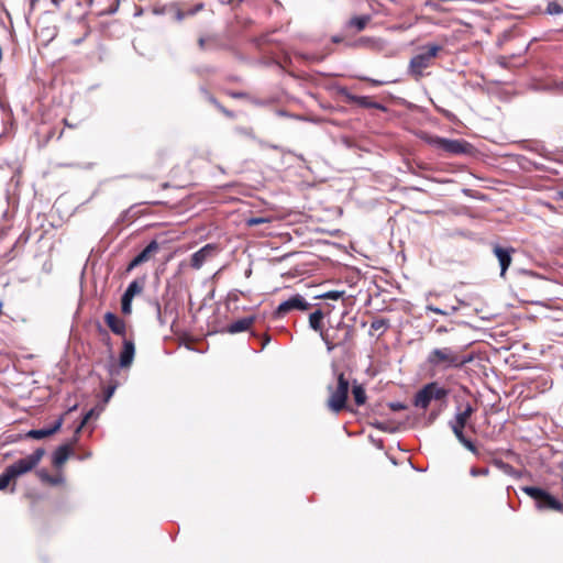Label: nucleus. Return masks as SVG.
<instances>
[{
  "mask_svg": "<svg viewBox=\"0 0 563 563\" xmlns=\"http://www.w3.org/2000/svg\"><path fill=\"white\" fill-rule=\"evenodd\" d=\"M470 473L474 477L475 476H485L489 473V470L487 467H484V468L472 467Z\"/></svg>",
  "mask_w": 563,
  "mask_h": 563,
  "instance_id": "27",
  "label": "nucleus"
},
{
  "mask_svg": "<svg viewBox=\"0 0 563 563\" xmlns=\"http://www.w3.org/2000/svg\"><path fill=\"white\" fill-rule=\"evenodd\" d=\"M547 13L552 14V15L553 14H561V13H563V8L558 2L552 1L547 7Z\"/></svg>",
  "mask_w": 563,
  "mask_h": 563,
  "instance_id": "23",
  "label": "nucleus"
},
{
  "mask_svg": "<svg viewBox=\"0 0 563 563\" xmlns=\"http://www.w3.org/2000/svg\"><path fill=\"white\" fill-rule=\"evenodd\" d=\"M427 309L434 313H438V314H445V312L443 310H441L437 307H433V306H428Z\"/></svg>",
  "mask_w": 563,
  "mask_h": 563,
  "instance_id": "33",
  "label": "nucleus"
},
{
  "mask_svg": "<svg viewBox=\"0 0 563 563\" xmlns=\"http://www.w3.org/2000/svg\"><path fill=\"white\" fill-rule=\"evenodd\" d=\"M559 197L563 199V189L559 192Z\"/></svg>",
  "mask_w": 563,
  "mask_h": 563,
  "instance_id": "36",
  "label": "nucleus"
},
{
  "mask_svg": "<svg viewBox=\"0 0 563 563\" xmlns=\"http://www.w3.org/2000/svg\"><path fill=\"white\" fill-rule=\"evenodd\" d=\"M371 327H372V329L379 330L382 327H384V321L376 320V321L372 322Z\"/></svg>",
  "mask_w": 563,
  "mask_h": 563,
  "instance_id": "32",
  "label": "nucleus"
},
{
  "mask_svg": "<svg viewBox=\"0 0 563 563\" xmlns=\"http://www.w3.org/2000/svg\"><path fill=\"white\" fill-rule=\"evenodd\" d=\"M104 322L114 334L121 335L123 338L125 336V331H126L125 322L122 319H120L119 317H117L114 313L107 312L104 314Z\"/></svg>",
  "mask_w": 563,
  "mask_h": 563,
  "instance_id": "14",
  "label": "nucleus"
},
{
  "mask_svg": "<svg viewBox=\"0 0 563 563\" xmlns=\"http://www.w3.org/2000/svg\"><path fill=\"white\" fill-rule=\"evenodd\" d=\"M352 395H353V398H354L355 402L358 406H362V405L365 404V401H366V394H365V389L361 385H354L353 386Z\"/></svg>",
  "mask_w": 563,
  "mask_h": 563,
  "instance_id": "19",
  "label": "nucleus"
},
{
  "mask_svg": "<svg viewBox=\"0 0 563 563\" xmlns=\"http://www.w3.org/2000/svg\"><path fill=\"white\" fill-rule=\"evenodd\" d=\"M40 476H41L42 479L47 481V482H49L52 484L57 483V481L51 478L44 471L40 472Z\"/></svg>",
  "mask_w": 563,
  "mask_h": 563,
  "instance_id": "30",
  "label": "nucleus"
},
{
  "mask_svg": "<svg viewBox=\"0 0 563 563\" xmlns=\"http://www.w3.org/2000/svg\"><path fill=\"white\" fill-rule=\"evenodd\" d=\"M159 249V245L156 241H152L137 256H135L129 264L126 271L131 272L139 265L151 260L152 255L156 253Z\"/></svg>",
  "mask_w": 563,
  "mask_h": 563,
  "instance_id": "11",
  "label": "nucleus"
},
{
  "mask_svg": "<svg viewBox=\"0 0 563 563\" xmlns=\"http://www.w3.org/2000/svg\"><path fill=\"white\" fill-rule=\"evenodd\" d=\"M135 354V345L133 340L123 339V347L120 352V366L123 368L130 367Z\"/></svg>",
  "mask_w": 563,
  "mask_h": 563,
  "instance_id": "13",
  "label": "nucleus"
},
{
  "mask_svg": "<svg viewBox=\"0 0 563 563\" xmlns=\"http://www.w3.org/2000/svg\"><path fill=\"white\" fill-rule=\"evenodd\" d=\"M44 449L35 450L31 455L20 459L7 468L15 478L33 470L44 456Z\"/></svg>",
  "mask_w": 563,
  "mask_h": 563,
  "instance_id": "5",
  "label": "nucleus"
},
{
  "mask_svg": "<svg viewBox=\"0 0 563 563\" xmlns=\"http://www.w3.org/2000/svg\"><path fill=\"white\" fill-rule=\"evenodd\" d=\"M431 144L452 155L467 154L471 152L472 146L461 140H449L443 137H433Z\"/></svg>",
  "mask_w": 563,
  "mask_h": 563,
  "instance_id": "7",
  "label": "nucleus"
},
{
  "mask_svg": "<svg viewBox=\"0 0 563 563\" xmlns=\"http://www.w3.org/2000/svg\"><path fill=\"white\" fill-rule=\"evenodd\" d=\"M372 82H373L374 85H380V84H382L380 81H377V80H372Z\"/></svg>",
  "mask_w": 563,
  "mask_h": 563,
  "instance_id": "35",
  "label": "nucleus"
},
{
  "mask_svg": "<svg viewBox=\"0 0 563 563\" xmlns=\"http://www.w3.org/2000/svg\"><path fill=\"white\" fill-rule=\"evenodd\" d=\"M112 394H113V390H110L108 394V397H111Z\"/></svg>",
  "mask_w": 563,
  "mask_h": 563,
  "instance_id": "37",
  "label": "nucleus"
},
{
  "mask_svg": "<svg viewBox=\"0 0 563 563\" xmlns=\"http://www.w3.org/2000/svg\"><path fill=\"white\" fill-rule=\"evenodd\" d=\"M266 222H268V219L267 218H262V217L250 218V219L246 220V224L249 227H254V225H258V224L266 223Z\"/></svg>",
  "mask_w": 563,
  "mask_h": 563,
  "instance_id": "24",
  "label": "nucleus"
},
{
  "mask_svg": "<svg viewBox=\"0 0 563 563\" xmlns=\"http://www.w3.org/2000/svg\"><path fill=\"white\" fill-rule=\"evenodd\" d=\"M321 336H322V340L324 341V343L327 344L328 351L331 352L335 345L332 342H330L329 339L325 335H323L322 332H321Z\"/></svg>",
  "mask_w": 563,
  "mask_h": 563,
  "instance_id": "29",
  "label": "nucleus"
},
{
  "mask_svg": "<svg viewBox=\"0 0 563 563\" xmlns=\"http://www.w3.org/2000/svg\"><path fill=\"white\" fill-rule=\"evenodd\" d=\"M342 295H343V292H341V291H328V292L321 295L320 298L338 300L342 297Z\"/></svg>",
  "mask_w": 563,
  "mask_h": 563,
  "instance_id": "25",
  "label": "nucleus"
},
{
  "mask_svg": "<svg viewBox=\"0 0 563 563\" xmlns=\"http://www.w3.org/2000/svg\"><path fill=\"white\" fill-rule=\"evenodd\" d=\"M451 428L455 434V437L459 439V441L462 443L464 440H466V438L464 437L463 434V427H459L455 426V424H451Z\"/></svg>",
  "mask_w": 563,
  "mask_h": 563,
  "instance_id": "26",
  "label": "nucleus"
},
{
  "mask_svg": "<svg viewBox=\"0 0 563 563\" xmlns=\"http://www.w3.org/2000/svg\"><path fill=\"white\" fill-rule=\"evenodd\" d=\"M329 398L327 401V407L334 413L341 412L346 405L347 395H349V382L344 377L343 373L338 375L336 385L328 386Z\"/></svg>",
  "mask_w": 563,
  "mask_h": 563,
  "instance_id": "2",
  "label": "nucleus"
},
{
  "mask_svg": "<svg viewBox=\"0 0 563 563\" xmlns=\"http://www.w3.org/2000/svg\"><path fill=\"white\" fill-rule=\"evenodd\" d=\"M323 314L320 310L312 312L309 316V324L314 331H321Z\"/></svg>",
  "mask_w": 563,
  "mask_h": 563,
  "instance_id": "20",
  "label": "nucleus"
},
{
  "mask_svg": "<svg viewBox=\"0 0 563 563\" xmlns=\"http://www.w3.org/2000/svg\"><path fill=\"white\" fill-rule=\"evenodd\" d=\"M15 477L11 475L10 471L5 468L3 474L0 476V489H4L9 483L14 479Z\"/></svg>",
  "mask_w": 563,
  "mask_h": 563,
  "instance_id": "22",
  "label": "nucleus"
},
{
  "mask_svg": "<svg viewBox=\"0 0 563 563\" xmlns=\"http://www.w3.org/2000/svg\"><path fill=\"white\" fill-rule=\"evenodd\" d=\"M472 360V356H464L452 347H438L428 354L427 363L434 369H449L460 368Z\"/></svg>",
  "mask_w": 563,
  "mask_h": 563,
  "instance_id": "1",
  "label": "nucleus"
},
{
  "mask_svg": "<svg viewBox=\"0 0 563 563\" xmlns=\"http://www.w3.org/2000/svg\"><path fill=\"white\" fill-rule=\"evenodd\" d=\"M523 492L536 500L537 507L541 510L552 509L561 511L563 509V505L558 499L540 488L525 487Z\"/></svg>",
  "mask_w": 563,
  "mask_h": 563,
  "instance_id": "3",
  "label": "nucleus"
},
{
  "mask_svg": "<svg viewBox=\"0 0 563 563\" xmlns=\"http://www.w3.org/2000/svg\"><path fill=\"white\" fill-rule=\"evenodd\" d=\"M390 408L394 411H399V410L405 409V406L402 404H400V402H393V404H390Z\"/></svg>",
  "mask_w": 563,
  "mask_h": 563,
  "instance_id": "31",
  "label": "nucleus"
},
{
  "mask_svg": "<svg viewBox=\"0 0 563 563\" xmlns=\"http://www.w3.org/2000/svg\"><path fill=\"white\" fill-rule=\"evenodd\" d=\"M112 394H113V390H110L108 394V397H111Z\"/></svg>",
  "mask_w": 563,
  "mask_h": 563,
  "instance_id": "38",
  "label": "nucleus"
},
{
  "mask_svg": "<svg viewBox=\"0 0 563 563\" xmlns=\"http://www.w3.org/2000/svg\"><path fill=\"white\" fill-rule=\"evenodd\" d=\"M462 444H463L466 449H468L471 452H473V453L477 454V450H476L475 445H474L470 440H467V439H466V440H464V441L462 442Z\"/></svg>",
  "mask_w": 563,
  "mask_h": 563,
  "instance_id": "28",
  "label": "nucleus"
},
{
  "mask_svg": "<svg viewBox=\"0 0 563 563\" xmlns=\"http://www.w3.org/2000/svg\"><path fill=\"white\" fill-rule=\"evenodd\" d=\"M448 391L439 387L437 383L426 385L415 397V406L427 409L433 399H442L446 396Z\"/></svg>",
  "mask_w": 563,
  "mask_h": 563,
  "instance_id": "4",
  "label": "nucleus"
},
{
  "mask_svg": "<svg viewBox=\"0 0 563 563\" xmlns=\"http://www.w3.org/2000/svg\"><path fill=\"white\" fill-rule=\"evenodd\" d=\"M63 422H64V418L60 417L54 422V424L52 427L37 429V430H30L26 433V437L36 439V440L44 439L46 437H49V435L56 433L60 429Z\"/></svg>",
  "mask_w": 563,
  "mask_h": 563,
  "instance_id": "15",
  "label": "nucleus"
},
{
  "mask_svg": "<svg viewBox=\"0 0 563 563\" xmlns=\"http://www.w3.org/2000/svg\"><path fill=\"white\" fill-rule=\"evenodd\" d=\"M367 22H368L367 16H356V18L351 19L350 25L355 27L357 31H361L365 27Z\"/></svg>",
  "mask_w": 563,
  "mask_h": 563,
  "instance_id": "21",
  "label": "nucleus"
},
{
  "mask_svg": "<svg viewBox=\"0 0 563 563\" xmlns=\"http://www.w3.org/2000/svg\"><path fill=\"white\" fill-rule=\"evenodd\" d=\"M90 416H91V412H88V413L86 415V417L84 418V420H82V422H81V426L78 428V430H80V428H81V427H82V426L88 421V419L90 418Z\"/></svg>",
  "mask_w": 563,
  "mask_h": 563,
  "instance_id": "34",
  "label": "nucleus"
},
{
  "mask_svg": "<svg viewBox=\"0 0 563 563\" xmlns=\"http://www.w3.org/2000/svg\"><path fill=\"white\" fill-rule=\"evenodd\" d=\"M219 250L216 244H207L191 256V266L199 269L209 258L216 256Z\"/></svg>",
  "mask_w": 563,
  "mask_h": 563,
  "instance_id": "10",
  "label": "nucleus"
},
{
  "mask_svg": "<svg viewBox=\"0 0 563 563\" xmlns=\"http://www.w3.org/2000/svg\"><path fill=\"white\" fill-rule=\"evenodd\" d=\"M253 323H254L253 317L236 320L228 327V332L233 334V333L246 331L251 328V325Z\"/></svg>",
  "mask_w": 563,
  "mask_h": 563,
  "instance_id": "17",
  "label": "nucleus"
},
{
  "mask_svg": "<svg viewBox=\"0 0 563 563\" xmlns=\"http://www.w3.org/2000/svg\"><path fill=\"white\" fill-rule=\"evenodd\" d=\"M493 251L500 265V276L504 277L512 262L511 254L514 253V249H505L499 245H495Z\"/></svg>",
  "mask_w": 563,
  "mask_h": 563,
  "instance_id": "12",
  "label": "nucleus"
},
{
  "mask_svg": "<svg viewBox=\"0 0 563 563\" xmlns=\"http://www.w3.org/2000/svg\"><path fill=\"white\" fill-rule=\"evenodd\" d=\"M112 394H113V390H110L108 394V397H111Z\"/></svg>",
  "mask_w": 563,
  "mask_h": 563,
  "instance_id": "39",
  "label": "nucleus"
},
{
  "mask_svg": "<svg viewBox=\"0 0 563 563\" xmlns=\"http://www.w3.org/2000/svg\"><path fill=\"white\" fill-rule=\"evenodd\" d=\"M73 453V449L70 445L65 444L60 445L56 449L53 454V464L55 467H62L64 463L68 460L70 454Z\"/></svg>",
  "mask_w": 563,
  "mask_h": 563,
  "instance_id": "16",
  "label": "nucleus"
},
{
  "mask_svg": "<svg viewBox=\"0 0 563 563\" xmlns=\"http://www.w3.org/2000/svg\"><path fill=\"white\" fill-rule=\"evenodd\" d=\"M473 408L471 405H466L465 409L459 413H456L454 421L451 422V424H455L459 427H465L467 420L473 413Z\"/></svg>",
  "mask_w": 563,
  "mask_h": 563,
  "instance_id": "18",
  "label": "nucleus"
},
{
  "mask_svg": "<svg viewBox=\"0 0 563 563\" xmlns=\"http://www.w3.org/2000/svg\"><path fill=\"white\" fill-rule=\"evenodd\" d=\"M309 303L305 300L301 295H295L288 300L282 302L276 309V317L282 318L291 310H307Z\"/></svg>",
  "mask_w": 563,
  "mask_h": 563,
  "instance_id": "9",
  "label": "nucleus"
},
{
  "mask_svg": "<svg viewBox=\"0 0 563 563\" xmlns=\"http://www.w3.org/2000/svg\"><path fill=\"white\" fill-rule=\"evenodd\" d=\"M440 51L439 45H429L424 52L417 54L410 60V69L416 76H421L428 68Z\"/></svg>",
  "mask_w": 563,
  "mask_h": 563,
  "instance_id": "6",
  "label": "nucleus"
},
{
  "mask_svg": "<svg viewBox=\"0 0 563 563\" xmlns=\"http://www.w3.org/2000/svg\"><path fill=\"white\" fill-rule=\"evenodd\" d=\"M144 288V280L135 279L128 286L122 296L121 308L124 314H130L132 311V300L136 295H140Z\"/></svg>",
  "mask_w": 563,
  "mask_h": 563,
  "instance_id": "8",
  "label": "nucleus"
}]
</instances>
